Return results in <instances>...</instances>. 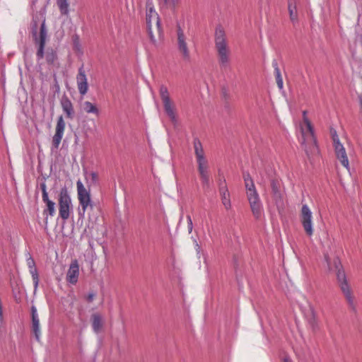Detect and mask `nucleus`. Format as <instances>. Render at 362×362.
I'll use <instances>...</instances> for the list:
<instances>
[{"instance_id": "nucleus-25", "label": "nucleus", "mask_w": 362, "mask_h": 362, "mask_svg": "<svg viewBox=\"0 0 362 362\" xmlns=\"http://www.w3.org/2000/svg\"><path fill=\"white\" fill-rule=\"evenodd\" d=\"M83 109L87 113L98 114V109L96 106L89 101H86L83 104Z\"/></svg>"}, {"instance_id": "nucleus-15", "label": "nucleus", "mask_w": 362, "mask_h": 362, "mask_svg": "<svg viewBox=\"0 0 362 362\" xmlns=\"http://www.w3.org/2000/svg\"><path fill=\"white\" fill-rule=\"evenodd\" d=\"M76 83L78 91L81 95H85L88 90V80L83 67L81 66L78 69V72L76 76Z\"/></svg>"}, {"instance_id": "nucleus-23", "label": "nucleus", "mask_w": 362, "mask_h": 362, "mask_svg": "<svg viewBox=\"0 0 362 362\" xmlns=\"http://www.w3.org/2000/svg\"><path fill=\"white\" fill-rule=\"evenodd\" d=\"M288 9L291 21L293 23L296 22L298 21L296 0H288Z\"/></svg>"}, {"instance_id": "nucleus-20", "label": "nucleus", "mask_w": 362, "mask_h": 362, "mask_svg": "<svg viewBox=\"0 0 362 362\" xmlns=\"http://www.w3.org/2000/svg\"><path fill=\"white\" fill-rule=\"evenodd\" d=\"M60 104L63 112L66 114V117L72 119L74 117L75 112L70 99L64 95L62 98Z\"/></svg>"}, {"instance_id": "nucleus-28", "label": "nucleus", "mask_w": 362, "mask_h": 362, "mask_svg": "<svg viewBox=\"0 0 362 362\" xmlns=\"http://www.w3.org/2000/svg\"><path fill=\"white\" fill-rule=\"evenodd\" d=\"M45 58L48 64H53L57 59V54L52 49L47 50L45 54Z\"/></svg>"}, {"instance_id": "nucleus-22", "label": "nucleus", "mask_w": 362, "mask_h": 362, "mask_svg": "<svg viewBox=\"0 0 362 362\" xmlns=\"http://www.w3.org/2000/svg\"><path fill=\"white\" fill-rule=\"evenodd\" d=\"M90 320L94 332L96 334L99 333L103 325L101 315L98 313H93L90 317Z\"/></svg>"}, {"instance_id": "nucleus-14", "label": "nucleus", "mask_w": 362, "mask_h": 362, "mask_svg": "<svg viewBox=\"0 0 362 362\" xmlns=\"http://www.w3.org/2000/svg\"><path fill=\"white\" fill-rule=\"evenodd\" d=\"M66 123L64 122L63 116H59L57 119L56 127H55V132L52 137V145L55 148H58L59 144L63 138L64 130H65Z\"/></svg>"}, {"instance_id": "nucleus-26", "label": "nucleus", "mask_w": 362, "mask_h": 362, "mask_svg": "<svg viewBox=\"0 0 362 362\" xmlns=\"http://www.w3.org/2000/svg\"><path fill=\"white\" fill-rule=\"evenodd\" d=\"M57 5L62 14L68 13L69 4L67 0H57Z\"/></svg>"}, {"instance_id": "nucleus-21", "label": "nucleus", "mask_w": 362, "mask_h": 362, "mask_svg": "<svg viewBox=\"0 0 362 362\" xmlns=\"http://www.w3.org/2000/svg\"><path fill=\"white\" fill-rule=\"evenodd\" d=\"M26 262H27V265L29 268L30 274L32 276V279H33V285H34V292H35L37 289L38 284H39V276L37 274V269L35 267V262L31 257H29L27 259Z\"/></svg>"}, {"instance_id": "nucleus-13", "label": "nucleus", "mask_w": 362, "mask_h": 362, "mask_svg": "<svg viewBox=\"0 0 362 362\" xmlns=\"http://www.w3.org/2000/svg\"><path fill=\"white\" fill-rule=\"evenodd\" d=\"M36 35V33L35 34ZM47 38V30L45 28V21L42 22L40 29L39 36H35V42L37 45V50L36 52L37 59L39 61L44 57V49Z\"/></svg>"}, {"instance_id": "nucleus-16", "label": "nucleus", "mask_w": 362, "mask_h": 362, "mask_svg": "<svg viewBox=\"0 0 362 362\" xmlns=\"http://www.w3.org/2000/svg\"><path fill=\"white\" fill-rule=\"evenodd\" d=\"M32 315V331L37 341H40L41 337V328L40 325V319L37 308L33 305L31 307Z\"/></svg>"}, {"instance_id": "nucleus-29", "label": "nucleus", "mask_w": 362, "mask_h": 362, "mask_svg": "<svg viewBox=\"0 0 362 362\" xmlns=\"http://www.w3.org/2000/svg\"><path fill=\"white\" fill-rule=\"evenodd\" d=\"M40 189L42 190V199H45L47 200V198H48V193L47 192V185L45 182H42L40 184Z\"/></svg>"}, {"instance_id": "nucleus-19", "label": "nucleus", "mask_w": 362, "mask_h": 362, "mask_svg": "<svg viewBox=\"0 0 362 362\" xmlns=\"http://www.w3.org/2000/svg\"><path fill=\"white\" fill-rule=\"evenodd\" d=\"M272 198L276 205L279 207L283 205V197L281 192V185L279 181L272 180L271 182Z\"/></svg>"}, {"instance_id": "nucleus-9", "label": "nucleus", "mask_w": 362, "mask_h": 362, "mask_svg": "<svg viewBox=\"0 0 362 362\" xmlns=\"http://www.w3.org/2000/svg\"><path fill=\"white\" fill-rule=\"evenodd\" d=\"M333 146L334 148V153L337 160L341 163V165L346 169H349V162L346 151L343 144L340 142L337 132L334 129L330 130Z\"/></svg>"}, {"instance_id": "nucleus-10", "label": "nucleus", "mask_w": 362, "mask_h": 362, "mask_svg": "<svg viewBox=\"0 0 362 362\" xmlns=\"http://www.w3.org/2000/svg\"><path fill=\"white\" fill-rule=\"evenodd\" d=\"M77 198L81 207L82 215H84L87 209L93 207L90 190L87 189L83 182L78 180L76 182Z\"/></svg>"}, {"instance_id": "nucleus-18", "label": "nucleus", "mask_w": 362, "mask_h": 362, "mask_svg": "<svg viewBox=\"0 0 362 362\" xmlns=\"http://www.w3.org/2000/svg\"><path fill=\"white\" fill-rule=\"evenodd\" d=\"M218 191L221 203L225 209L227 211L230 210L231 209L230 196L225 182L220 185Z\"/></svg>"}, {"instance_id": "nucleus-3", "label": "nucleus", "mask_w": 362, "mask_h": 362, "mask_svg": "<svg viewBox=\"0 0 362 362\" xmlns=\"http://www.w3.org/2000/svg\"><path fill=\"white\" fill-rule=\"evenodd\" d=\"M194 155L197 163V171L205 189H209L211 186V174L209 170V163L205 156V153L200 140L195 138L193 141Z\"/></svg>"}, {"instance_id": "nucleus-27", "label": "nucleus", "mask_w": 362, "mask_h": 362, "mask_svg": "<svg viewBox=\"0 0 362 362\" xmlns=\"http://www.w3.org/2000/svg\"><path fill=\"white\" fill-rule=\"evenodd\" d=\"M274 73L277 86L279 89H282L284 86L283 78L280 70L277 66L274 69Z\"/></svg>"}, {"instance_id": "nucleus-4", "label": "nucleus", "mask_w": 362, "mask_h": 362, "mask_svg": "<svg viewBox=\"0 0 362 362\" xmlns=\"http://www.w3.org/2000/svg\"><path fill=\"white\" fill-rule=\"evenodd\" d=\"M243 180L245 182L246 197L250 204L252 214L256 220H260L264 216V209L259 193L249 173H247L243 174Z\"/></svg>"}, {"instance_id": "nucleus-32", "label": "nucleus", "mask_w": 362, "mask_h": 362, "mask_svg": "<svg viewBox=\"0 0 362 362\" xmlns=\"http://www.w3.org/2000/svg\"><path fill=\"white\" fill-rule=\"evenodd\" d=\"M187 229H188L189 233H191L192 231V229H193V223H192V221L190 216H187Z\"/></svg>"}, {"instance_id": "nucleus-33", "label": "nucleus", "mask_w": 362, "mask_h": 362, "mask_svg": "<svg viewBox=\"0 0 362 362\" xmlns=\"http://www.w3.org/2000/svg\"><path fill=\"white\" fill-rule=\"evenodd\" d=\"M94 297H95V294L94 293H89L87 297H86V300L88 301V302H92L94 299Z\"/></svg>"}, {"instance_id": "nucleus-2", "label": "nucleus", "mask_w": 362, "mask_h": 362, "mask_svg": "<svg viewBox=\"0 0 362 362\" xmlns=\"http://www.w3.org/2000/svg\"><path fill=\"white\" fill-rule=\"evenodd\" d=\"M306 111L303 112V122L300 125L301 138L300 144L308 158L319 153L316 138L314 134L313 125L307 117Z\"/></svg>"}, {"instance_id": "nucleus-1", "label": "nucleus", "mask_w": 362, "mask_h": 362, "mask_svg": "<svg viewBox=\"0 0 362 362\" xmlns=\"http://www.w3.org/2000/svg\"><path fill=\"white\" fill-rule=\"evenodd\" d=\"M146 21L151 41L156 46L160 45L163 40V33L160 18L154 8L152 0H147L146 3Z\"/></svg>"}, {"instance_id": "nucleus-11", "label": "nucleus", "mask_w": 362, "mask_h": 362, "mask_svg": "<svg viewBox=\"0 0 362 362\" xmlns=\"http://www.w3.org/2000/svg\"><path fill=\"white\" fill-rule=\"evenodd\" d=\"M300 222L305 234L311 237L314 234L313 213L307 204H303L300 211Z\"/></svg>"}, {"instance_id": "nucleus-31", "label": "nucleus", "mask_w": 362, "mask_h": 362, "mask_svg": "<svg viewBox=\"0 0 362 362\" xmlns=\"http://www.w3.org/2000/svg\"><path fill=\"white\" fill-rule=\"evenodd\" d=\"M164 4L169 7H175L178 2V0H163Z\"/></svg>"}, {"instance_id": "nucleus-6", "label": "nucleus", "mask_w": 362, "mask_h": 362, "mask_svg": "<svg viewBox=\"0 0 362 362\" xmlns=\"http://www.w3.org/2000/svg\"><path fill=\"white\" fill-rule=\"evenodd\" d=\"M57 202L59 217L64 221L68 220L73 211V204L66 187H63L60 189Z\"/></svg>"}, {"instance_id": "nucleus-8", "label": "nucleus", "mask_w": 362, "mask_h": 362, "mask_svg": "<svg viewBox=\"0 0 362 362\" xmlns=\"http://www.w3.org/2000/svg\"><path fill=\"white\" fill-rule=\"evenodd\" d=\"M159 95L166 115L173 123H175L177 122L176 106L165 86L161 85L160 86Z\"/></svg>"}, {"instance_id": "nucleus-35", "label": "nucleus", "mask_w": 362, "mask_h": 362, "mask_svg": "<svg viewBox=\"0 0 362 362\" xmlns=\"http://www.w3.org/2000/svg\"><path fill=\"white\" fill-rule=\"evenodd\" d=\"M284 362H291V361H290V359H289L288 358L285 357V358H284Z\"/></svg>"}, {"instance_id": "nucleus-34", "label": "nucleus", "mask_w": 362, "mask_h": 362, "mask_svg": "<svg viewBox=\"0 0 362 362\" xmlns=\"http://www.w3.org/2000/svg\"><path fill=\"white\" fill-rule=\"evenodd\" d=\"M325 259H326V262L327 263V266H328L329 269V270H332L333 268L330 265L329 259L328 256L325 255Z\"/></svg>"}, {"instance_id": "nucleus-30", "label": "nucleus", "mask_w": 362, "mask_h": 362, "mask_svg": "<svg viewBox=\"0 0 362 362\" xmlns=\"http://www.w3.org/2000/svg\"><path fill=\"white\" fill-rule=\"evenodd\" d=\"M310 324L312 329L314 331H316L319 329V325H318L317 320L315 319V317H313L310 320Z\"/></svg>"}, {"instance_id": "nucleus-12", "label": "nucleus", "mask_w": 362, "mask_h": 362, "mask_svg": "<svg viewBox=\"0 0 362 362\" xmlns=\"http://www.w3.org/2000/svg\"><path fill=\"white\" fill-rule=\"evenodd\" d=\"M177 36L178 51L182 55V59L188 61L190 59V52L187 43V36L180 27H178L177 30Z\"/></svg>"}, {"instance_id": "nucleus-24", "label": "nucleus", "mask_w": 362, "mask_h": 362, "mask_svg": "<svg viewBox=\"0 0 362 362\" xmlns=\"http://www.w3.org/2000/svg\"><path fill=\"white\" fill-rule=\"evenodd\" d=\"M43 202L46 204L47 209L44 210L43 214H48L50 216H54L55 215V203L50 200L48 198H47V200L45 199H42Z\"/></svg>"}, {"instance_id": "nucleus-7", "label": "nucleus", "mask_w": 362, "mask_h": 362, "mask_svg": "<svg viewBox=\"0 0 362 362\" xmlns=\"http://www.w3.org/2000/svg\"><path fill=\"white\" fill-rule=\"evenodd\" d=\"M334 267L336 272L337 278L339 284V286L342 293H344L348 303L350 305H354V298L352 295L350 287L347 283L344 271L341 269V264L339 259L336 258L334 259Z\"/></svg>"}, {"instance_id": "nucleus-5", "label": "nucleus", "mask_w": 362, "mask_h": 362, "mask_svg": "<svg viewBox=\"0 0 362 362\" xmlns=\"http://www.w3.org/2000/svg\"><path fill=\"white\" fill-rule=\"evenodd\" d=\"M215 48L217 52L218 62L221 67H227L230 62V49L228 46L226 34L221 25H218L214 34Z\"/></svg>"}, {"instance_id": "nucleus-17", "label": "nucleus", "mask_w": 362, "mask_h": 362, "mask_svg": "<svg viewBox=\"0 0 362 362\" xmlns=\"http://www.w3.org/2000/svg\"><path fill=\"white\" fill-rule=\"evenodd\" d=\"M79 275V265L77 260L71 263L66 274V281L72 284H76Z\"/></svg>"}]
</instances>
